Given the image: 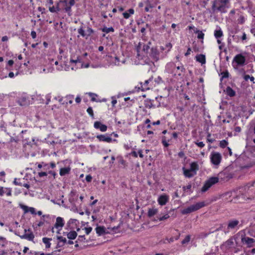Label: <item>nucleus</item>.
I'll return each mask as SVG.
<instances>
[{
	"label": "nucleus",
	"instance_id": "f257e3e1",
	"mask_svg": "<svg viewBox=\"0 0 255 255\" xmlns=\"http://www.w3.org/2000/svg\"><path fill=\"white\" fill-rule=\"evenodd\" d=\"M236 198L240 202L255 200V181L240 187L237 190Z\"/></svg>",
	"mask_w": 255,
	"mask_h": 255
},
{
	"label": "nucleus",
	"instance_id": "f03ea898",
	"mask_svg": "<svg viewBox=\"0 0 255 255\" xmlns=\"http://www.w3.org/2000/svg\"><path fill=\"white\" fill-rule=\"evenodd\" d=\"M232 177L233 176L230 173L225 171L221 172L219 174L218 177H212L207 180L202 187L201 191L205 192L207 191L212 185L218 183L219 179L224 181H227Z\"/></svg>",
	"mask_w": 255,
	"mask_h": 255
},
{
	"label": "nucleus",
	"instance_id": "7ed1b4c3",
	"mask_svg": "<svg viewBox=\"0 0 255 255\" xmlns=\"http://www.w3.org/2000/svg\"><path fill=\"white\" fill-rule=\"evenodd\" d=\"M205 205V204L204 202L197 203L196 204L191 205L190 206L183 210L182 213L183 214H187L192 213L204 207Z\"/></svg>",
	"mask_w": 255,
	"mask_h": 255
},
{
	"label": "nucleus",
	"instance_id": "20e7f679",
	"mask_svg": "<svg viewBox=\"0 0 255 255\" xmlns=\"http://www.w3.org/2000/svg\"><path fill=\"white\" fill-rule=\"evenodd\" d=\"M218 0H215L213 1V4L212 6V9L214 12H216V11H220L222 13H225L226 12V8L227 7L225 4L223 3H220L219 5L218 4Z\"/></svg>",
	"mask_w": 255,
	"mask_h": 255
},
{
	"label": "nucleus",
	"instance_id": "39448f33",
	"mask_svg": "<svg viewBox=\"0 0 255 255\" xmlns=\"http://www.w3.org/2000/svg\"><path fill=\"white\" fill-rule=\"evenodd\" d=\"M211 162L215 165H218L222 160L221 154L217 152H212L211 154Z\"/></svg>",
	"mask_w": 255,
	"mask_h": 255
},
{
	"label": "nucleus",
	"instance_id": "423d86ee",
	"mask_svg": "<svg viewBox=\"0 0 255 255\" xmlns=\"http://www.w3.org/2000/svg\"><path fill=\"white\" fill-rule=\"evenodd\" d=\"M246 58L241 54H239L236 55L233 61V64H236V66H243L245 64Z\"/></svg>",
	"mask_w": 255,
	"mask_h": 255
},
{
	"label": "nucleus",
	"instance_id": "0eeeda50",
	"mask_svg": "<svg viewBox=\"0 0 255 255\" xmlns=\"http://www.w3.org/2000/svg\"><path fill=\"white\" fill-rule=\"evenodd\" d=\"M148 54L149 56L155 62L159 60L160 53L156 47H151Z\"/></svg>",
	"mask_w": 255,
	"mask_h": 255
},
{
	"label": "nucleus",
	"instance_id": "6e6552de",
	"mask_svg": "<svg viewBox=\"0 0 255 255\" xmlns=\"http://www.w3.org/2000/svg\"><path fill=\"white\" fill-rule=\"evenodd\" d=\"M27 230H24L25 233L23 235H19L17 234H15L17 236H18L22 239H26L28 241H33L34 238V236L33 233L30 230H28V231L29 232L28 234H26Z\"/></svg>",
	"mask_w": 255,
	"mask_h": 255
},
{
	"label": "nucleus",
	"instance_id": "1a4fd4ad",
	"mask_svg": "<svg viewBox=\"0 0 255 255\" xmlns=\"http://www.w3.org/2000/svg\"><path fill=\"white\" fill-rule=\"evenodd\" d=\"M94 127L96 129H100V130L104 132L107 129V126L105 125L102 124L100 122L96 121L94 123Z\"/></svg>",
	"mask_w": 255,
	"mask_h": 255
},
{
	"label": "nucleus",
	"instance_id": "9d476101",
	"mask_svg": "<svg viewBox=\"0 0 255 255\" xmlns=\"http://www.w3.org/2000/svg\"><path fill=\"white\" fill-rule=\"evenodd\" d=\"M96 137L100 141H104L108 143H110L112 141V138L109 136H107L105 134H100L97 135Z\"/></svg>",
	"mask_w": 255,
	"mask_h": 255
},
{
	"label": "nucleus",
	"instance_id": "9b49d317",
	"mask_svg": "<svg viewBox=\"0 0 255 255\" xmlns=\"http://www.w3.org/2000/svg\"><path fill=\"white\" fill-rule=\"evenodd\" d=\"M242 242L246 243L249 248H251L255 242V240L254 239L249 237H242Z\"/></svg>",
	"mask_w": 255,
	"mask_h": 255
},
{
	"label": "nucleus",
	"instance_id": "f8f14e48",
	"mask_svg": "<svg viewBox=\"0 0 255 255\" xmlns=\"http://www.w3.org/2000/svg\"><path fill=\"white\" fill-rule=\"evenodd\" d=\"M20 208L24 211V213L30 212L32 214H36L35 209L33 207H28L27 206L20 204Z\"/></svg>",
	"mask_w": 255,
	"mask_h": 255
},
{
	"label": "nucleus",
	"instance_id": "ddd939ff",
	"mask_svg": "<svg viewBox=\"0 0 255 255\" xmlns=\"http://www.w3.org/2000/svg\"><path fill=\"white\" fill-rule=\"evenodd\" d=\"M169 199L168 196L166 195H162L159 197L158 202L160 205H164L168 202Z\"/></svg>",
	"mask_w": 255,
	"mask_h": 255
},
{
	"label": "nucleus",
	"instance_id": "4468645a",
	"mask_svg": "<svg viewBox=\"0 0 255 255\" xmlns=\"http://www.w3.org/2000/svg\"><path fill=\"white\" fill-rule=\"evenodd\" d=\"M29 100L24 96H22L18 100V103L21 106H27L29 104Z\"/></svg>",
	"mask_w": 255,
	"mask_h": 255
},
{
	"label": "nucleus",
	"instance_id": "2eb2a0df",
	"mask_svg": "<svg viewBox=\"0 0 255 255\" xmlns=\"http://www.w3.org/2000/svg\"><path fill=\"white\" fill-rule=\"evenodd\" d=\"M64 225V220L63 219L60 217H58L56 218V223L54 225V227L58 229L59 228H62Z\"/></svg>",
	"mask_w": 255,
	"mask_h": 255
},
{
	"label": "nucleus",
	"instance_id": "dca6fc26",
	"mask_svg": "<svg viewBox=\"0 0 255 255\" xmlns=\"http://www.w3.org/2000/svg\"><path fill=\"white\" fill-rule=\"evenodd\" d=\"M239 221L237 220H230L228 225V229H233L239 224Z\"/></svg>",
	"mask_w": 255,
	"mask_h": 255
},
{
	"label": "nucleus",
	"instance_id": "f3484780",
	"mask_svg": "<svg viewBox=\"0 0 255 255\" xmlns=\"http://www.w3.org/2000/svg\"><path fill=\"white\" fill-rule=\"evenodd\" d=\"M106 229L104 226H99L96 228V233L99 236L108 233V232H106Z\"/></svg>",
	"mask_w": 255,
	"mask_h": 255
},
{
	"label": "nucleus",
	"instance_id": "a211bd4d",
	"mask_svg": "<svg viewBox=\"0 0 255 255\" xmlns=\"http://www.w3.org/2000/svg\"><path fill=\"white\" fill-rule=\"evenodd\" d=\"M196 60L197 61L204 64L206 63L205 55L203 54H199L196 56Z\"/></svg>",
	"mask_w": 255,
	"mask_h": 255
},
{
	"label": "nucleus",
	"instance_id": "6ab92c4d",
	"mask_svg": "<svg viewBox=\"0 0 255 255\" xmlns=\"http://www.w3.org/2000/svg\"><path fill=\"white\" fill-rule=\"evenodd\" d=\"M151 44V42L150 41L148 42V43L146 44H144L142 45V52H144L145 54H148L149 51V50H150V46Z\"/></svg>",
	"mask_w": 255,
	"mask_h": 255
},
{
	"label": "nucleus",
	"instance_id": "aec40b11",
	"mask_svg": "<svg viewBox=\"0 0 255 255\" xmlns=\"http://www.w3.org/2000/svg\"><path fill=\"white\" fill-rule=\"evenodd\" d=\"M184 175L185 177L188 178H191L193 177L195 174L196 172L193 173L191 171L190 169H186L184 167L183 168Z\"/></svg>",
	"mask_w": 255,
	"mask_h": 255
},
{
	"label": "nucleus",
	"instance_id": "412c9836",
	"mask_svg": "<svg viewBox=\"0 0 255 255\" xmlns=\"http://www.w3.org/2000/svg\"><path fill=\"white\" fill-rule=\"evenodd\" d=\"M226 93L228 96L231 97H234L236 95V92L229 86L227 87Z\"/></svg>",
	"mask_w": 255,
	"mask_h": 255
},
{
	"label": "nucleus",
	"instance_id": "4be33fe9",
	"mask_svg": "<svg viewBox=\"0 0 255 255\" xmlns=\"http://www.w3.org/2000/svg\"><path fill=\"white\" fill-rule=\"evenodd\" d=\"M71 170L70 167L62 168L60 170V175L61 176H64L66 174H69Z\"/></svg>",
	"mask_w": 255,
	"mask_h": 255
},
{
	"label": "nucleus",
	"instance_id": "5701e85b",
	"mask_svg": "<svg viewBox=\"0 0 255 255\" xmlns=\"http://www.w3.org/2000/svg\"><path fill=\"white\" fill-rule=\"evenodd\" d=\"M128 12H125L123 13V15L125 18L128 19L130 17V14H133L134 13V10L133 8H130L128 10Z\"/></svg>",
	"mask_w": 255,
	"mask_h": 255
},
{
	"label": "nucleus",
	"instance_id": "b1692460",
	"mask_svg": "<svg viewBox=\"0 0 255 255\" xmlns=\"http://www.w3.org/2000/svg\"><path fill=\"white\" fill-rule=\"evenodd\" d=\"M223 33L221 29L219 28L218 30H215L214 31V36L217 39H219L223 36Z\"/></svg>",
	"mask_w": 255,
	"mask_h": 255
},
{
	"label": "nucleus",
	"instance_id": "393cba45",
	"mask_svg": "<svg viewBox=\"0 0 255 255\" xmlns=\"http://www.w3.org/2000/svg\"><path fill=\"white\" fill-rule=\"evenodd\" d=\"M67 238L70 240H74L77 236V234L75 231H71L67 235Z\"/></svg>",
	"mask_w": 255,
	"mask_h": 255
},
{
	"label": "nucleus",
	"instance_id": "a878e982",
	"mask_svg": "<svg viewBox=\"0 0 255 255\" xmlns=\"http://www.w3.org/2000/svg\"><path fill=\"white\" fill-rule=\"evenodd\" d=\"M158 212V210L156 209L152 208V209H149L148 211V216L149 217H151L153 216L156 215Z\"/></svg>",
	"mask_w": 255,
	"mask_h": 255
},
{
	"label": "nucleus",
	"instance_id": "bb28decb",
	"mask_svg": "<svg viewBox=\"0 0 255 255\" xmlns=\"http://www.w3.org/2000/svg\"><path fill=\"white\" fill-rule=\"evenodd\" d=\"M198 165L196 162H192L190 164V168L189 169L191 172H196L198 170Z\"/></svg>",
	"mask_w": 255,
	"mask_h": 255
},
{
	"label": "nucleus",
	"instance_id": "cd10ccee",
	"mask_svg": "<svg viewBox=\"0 0 255 255\" xmlns=\"http://www.w3.org/2000/svg\"><path fill=\"white\" fill-rule=\"evenodd\" d=\"M52 239L51 238H43L42 239L43 242L45 244L46 248H49L50 247L51 244L50 241Z\"/></svg>",
	"mask_w": 255,
	"mask_h": 255
},
{
	"label": "nucleus",
	"instance_id": "c85d7f7f",
	"mask_svg": "<svg viewBox=\"0 0 255 255\" xmlns=\"http://www.w3.org/2000/svg\"><path fill=\"white\" fill-rule=\"evenodd\" d=\"M221 75H222V77L220 78V81L222 82L224 78H228L229 76V73L227 70L226 71H224L221 73Z\"/></svg>",
	"mask_w": 255,
	"mask_h": 255
},
{
	"label": "nucleus",
	"instance_id": "c756f323",
	"mask_svg": "<svg viewBox=\"0 0 255 255\" xmlns=\"http://www.w3.org/2000/svg\"><path fill=\"white\" fill-rule=\"evenodd\" d=\"M102 30L103 32L108 33H109L110 32H114V29L112 27H107L105 26L102 29Z\"/></svg>",
	"mask_w": 255,
	"mask_h": 255
},
{
	"label": "nucleus",
	"instance_id": "7c9ffc66",
	"mask_svg": "<svg viewBox=\"0 0 255 255\" xmlns=\"http://www.w3.org/2000/svg\"><path fill=\"white\" fill-rule=\"evenodd\" d=\"M214 231L213 232H209L208 233H205V232H202L199 235V238H206L210 234L213 233Z\"/></svg>",
	"mask_w": 255,
	"mask_h": 255
},
{
	"label": "nucleus",
	"instance_id": "2f4dec72",
	"mask_svg": "<svg viewBox=\"0 0 255 255\" xmlns=\"http://www.w3.org/2000/svg\"><path fill=\"white\" fill-rule=\"evenodd\" d=\"M228 144V142L226 140H221L220 142V146L222 148L225 147Z\"/></svg>",
	"mask_w": 255,
	"mask_h": 255
},
{
	"label": "nucleus",
	"instance_id": "473e14b6",
	"mask_svg": "<svg viewBox=\"0 0 255 255\" xmlns=\"http://www.w3.org/2000/svg\"><path fill=\"white\" fill-rule=\"evenodd\" d=\"M196 33L198 34L197 37L198 39H203L204 38V34L202 32V31L197 30Z\"/></svg>",
	"mask_w": 255,
	"mask_h": 255
},
{
	"label": "nucleus",
	"instance_id": "72a5a7b5",
	"mask_svg": "<svg viewBox=\"0 0 255 255\" xmlns=\"http://www.w3.org/2000/svg\"><path fill=\"white\" fill-rule=\"evenodd\" d=\"M190 240V236L187 235L186 236L185 239L182 241V244H185L188 243V242H189Z\"/></svg>",
	"mask_w": 255,
	"mask_h": 255
},
{
	"label": "nucleus",
	"instance_id": "f704fd0d",
	"mask_svg": "<svg viewBox=\"0 0 255 255\" xmlns=\"http://www.w3.org/2000/svg\"><path fill=\"white\" fill-rule=\"evenodd\" d=\"M78 32L83 37H85L86 36L85 31L84 30L82 27H80V28H79L78 30Z\"/></svg>",
	"mask_w": 255,
	"mask_h": 255
},
{
	"label": "nucleus",
	"instance_id": "c9c22d12",
	"mask_svg": "<svg viewBox=\"0 0 255 255\" xmlns=\"http://www.w3.org/2000/svg\"><path fill=\"white\" fill-rule=\"evenodd\" d=\"M87 113L90 115L92 118L94 117V113L93 109L91 107H89L87 110Z\"/></svg>",
	"mask_w": 255,
	"mask_h": 255
},
{
	"label": "nucleus",
	"instance_id": "e433bc0d",
	"mask_svg": "<svg viewBox=\"0 0 255 255\" xmlns=\"http://www.w3.org/2000/svg\"><path fill=\"white\" fill-rule=\"evenodd\" d=\"M142 44L141 42H139L137 46L136 47V50L137 52V56L139 55V50L141 48Z\"/></svg>",
	"mask_w": 255,
	"mask_h": 255
},
{
	"label": "nucleus",
	"instance_id": "4c0bfd02",
	"mask_svg": "<svg viewBox=\"0 0 255 255\" xmlns=\"http://www.w3.org/2000/svg\"><path fill=\"white\" fill-rule=\"evenodd\" d=\"M169 218V215L168 214L164 215V216L160 217L158 218L159 221H163L166 220Z\"/></svg>",
	"mask_w": 255,
	"mask_h": 255
},
{
	"label": "nucleus",
	"instance_id": "58836bf2",
	"mask_svg": "<svg viewBox=\"0 0 255 255\" xmlns=\"http://www.w3.org/2000/svg\"><path fill=\"white\" fill-rule=\"evenodd\" d=\"M74 97L73 96H68L66 97V99L67 101H68V103L70 104H71L72 103H73V99ZM68 103V102H67V103Z\"/></svg>",
	"mask_w": 255,
	"mask_h": 255
},
{
	"label": "nucleus",
	"instance_id": "ea45409f",
	"mask_svg": "<svg viewBox=\"0 0 255 255\" xmlns=\"http://www.w3.org/2000/svg\"><path fill=\"white\" fill-rule=\"evenodd\" d=\"M57 239L63 243V244H65L67 242V240L66 238L62 237V236H58Z\"/></svg>",
	"mask_w": 255,
	"mask_h": 255
},
{
	"label": "nucleus",
	"instance_id": "a19ab883",
	"mask_svg": "<svg viewBox=\"0 0 255 255\" xmlns=\"http://www.w3.org/2000/svg\"><path fill=\"white\" fill-rule=\"evenodd\" d=\"M72 6H70V5L69 6H68V5H66V6L65 7L64 9L65 10V11L66 12H68L69 15H70V11H71V7Z\"/></svg>",
	"mask_w": 255,
	"mask_h": 255
},
{
	"label": "nucleus",
	"instance_id": "79ce46f5",
	"mask_svg": "<svg viewBox=\"0 0 255 255\" xmlns=\"http://www.w3.org/2000/svg\"><path fill=\"white\" fill-rule=\"evenodd\" d=\"M195 143L200 148H202L205 146L204 143L202 141L195 142Z\"/></svg>",
	"mask_w": 255,
	"mask_h": 255
},
{
	"label": "nucleus",
	"instance_id": "37998d69",
	"mask_svg": "<svg viewBox=\"0 0 255 255\" xmlns=\"http://www.w3.org/2000/svg\"><path fill=\"white\" fill-rule=\"evenodd\" d=\"M165 136L163 137L162 143H163V145L165 147H168L169 146V144L166 141V140L165 139Z\"/></svg>",
	"mask_w": 255,
	"mask_h": 255
},
{
	"label": "nucleus",
	"instance_id": "c03bdc74",
	"mask_svg": "<svg viewBox=\"0 0 255 255\" xmlns=\"http://www.w3.org/2000/svg\"><path fill=\"white\" fill-rule=\"evenodd\" d=\"M84 230L85 231L86 234L88 235L92 231V227L84 228Z\"/></svg>",
	"mask_w": 255,
	"mask_h": 255
},
{
	"label": "nucleus",
	"instance_id": "a18cd8bd",
	"mask_svg": "<svg viewBox=\"0 0 255 255\" xmlns=\"http://www.w3.org/2000/svg\"><path fill=\"white\" fill-rule=\"evenodd\" d=\"M70 62L71 63H77L78 62H81V59H80L79 57H77V59L76 60H73V59H70Z\"/></svg>",
	"mask_w": 255,
	"mask_h": 255
},
{
	"label": "nucleus",
	"instance_id": "49530a36",
	"mask_svg": "<svg viewBox=\"0 0 255 255\" xmlns=\"http://www.w3.org/2000/svg\"><path fill=\"white\" fill-rule=\"evenodd\" d=\"M210 136H211V134L210 133H208V134L207 135V141L209 142L213 143L215 141V139H213V138H210Z\"/></svg>",
	"mask_w": 255,
	"mask_h": 255
},
{
	"label": "nucleus",
	"instance_id": "de8ad7c7",
	"mask_svg": "<svg viewBox=\"0 0 255 255\" xmlns=\"http://www.w3.org/2000/svg\"><path fill=\"white\" fill-rule=\"evenodd\" d=\"M87 32L88 33L87 36H89L94 32V31L91 28L88 27Z\"/></svg>",
	"mask_w": 255,
	"mask_h": 255
},
{
	"label": "nucleus",
	"instance_id": "09e8293b",
	"mask_svg": "<svg viewBox=\"0 0 255 255\" xmlns=\"http://www.w3.org/2000/svg\"><path fill=\"white\" fill-rule=\"evenodd\" d=\"M92 177L90 175H88L86 177V180L88 182H90L92 181Z\"/></svg>",
	"mask_w": 255,
	"mask_h": 255
},
{
	"label": "nucleus",
	"instance_id": "8fccbe9b",
	"mask_svg": "<svg viewBox=\"0 0 255 255\" xmlns=\"http://www.w3.org/2000/svg\"><path fill=\"white\" fill-rule=\"evenodd\" d=\"M13 183L15 185H19V186H22V183L20 182H18L16 178L14 179V180L13 181Z\"/></svg>",
	"mask_w": 255,
	"mask_h": 255
},
{
	"label": "nucleus",
	"instance_id": "3c124183",
	"mask_svg": "<svg viewBox=\"0 0 255 255\" xmlns=\"http://www.w3.org/2000/svg\"><path fill=\"white\" fill-rule=\"evenodd\" d=\"M85 240V236L84 235H80L79 236L78 241L80 242H82L83 240Z\"/></svg>",
	"mask_w": 255,
	"mask_h": 255
},
{
	"label": "nucleus",
	"instance_id": "603ef678",
	"mask_svg": "<svg viewBox=\"0 0 255 255\" xmlns=\"http://www.w3.org/2000/svg\"><path fill=\"white\" fill-rule=\"evenodd\" d=\"M38 175L39 177H41L43 176H47V173L46 172H40L38 173Z\"/></svg>",
	"mask_w": 255,
	"mask_h": 255
},
{
	"label": "nucleus",
	"instance_id": "864d4df0",
	"mask_svg": "<svg viewBox=\"0 0 255 255\" xmlns=\"http://www.w3.org/2000/svg\"><path fill=\"white\" fill-rule=\"evenodd\" d=\"M219 1L220 3H223L226 6L227 3L229 2V0H219Z\"/></svg>",
	"mask_w": 255,
	"mask_h": 255
},
{
	"label": "nucleus",
	"instance_id": "5fc2aeb1",
	"mask_svg": "<svg viewBox=\"0 0 255 255\" xmlns=\"http://www.w3.org/2000/svg\"><path fill=\"white\" fill-rule=\"evenodd\" d=\"M49 10L51 12H57V10H56L55 7L54 6L49 7Z\"/></svg>",
	"mask_w": 255,
	"mask_h": 255
},
{
	"label": "nucleus",
	"instance_id": "6e6d98bb",
	"mask_svg": "<svg viewBox=\"0 0 255 255\" xmlns=\"http://www.w3.org/2000/svg\"><path fill=\"white\" fill-rule=\"evenodd\" d=\"M31 36L32 37V38L34 39L36 37V33L34 31H32L31 32Z\"/></svg>",
	"mask_w": 255,
	"mask_h": 255
},
{
	"label": "nucleus",
	"instance_id": "4d7b16f0",
	"mask_svg": "<svg viewBox=\"0 0 255 255\" xmlns=\"http://www.w3.org/2000/svg\"><path fill=\"white\" fill-rule=\"evenodd\" d=\"M191 187H192L191 184H188L186 186H184L183 187V189L184 190H185L186 189L190 190L191 188Z\"/></svg>",
	"mask_w": 255,
	"mask_h": 255
},
{
	"label": "nucleus",
	"instance_id": "13d9d810",
	"mask_svg": "<svg viewBox=\"0 0 255 255\" xmlns=\"http://www.w3.org/2000/svg\"><path fill=\"white\" fill-rule=\"evenodd\" d=\"M152 6L149 4L148 5H147V6L145 7V10L147 12L149 11V8H152Z\"/></svg>",
	"mask_w": 255,
	"mask_h": 255
},
{
	"label": "nucleus",
	"instance_id": "bf43d9fd",
	"mask_svg": "<svg viewBox=\"0 0 255 255\" xmlns=\"http://www.w3.org/2000/svg\"><path fill=\"white\" fill-rule=\"evenodd\" d=\"M251 76L249 75H245L244 76V79L246 81H247L249 79H250V78Z\"/></svg>",
	"mask_w": 255,
	"mask_h": 255
},
{
	"label": "nucleus",
	"instance_id": "052dcab7",
	"mask_svg": "<svg viewBox=\"0 0 255 255\" xmlns=\"http://www.w3.org/2000/svg\"><path fill=\"white\" fill-rule=\"evenodd\" d=\"M178 155L180 157L182 158L184 156V153L183 151H180Z\"/></svg>",
	"mask_w": 255,
	"mask_h": 255
},
{
	"label": "nucleus",
	"instance_id": "680f3d73",
	"mask_svg": "<svg viewBox=\"0 0 255 255\" xmlns=\"http://www.w3.org/2000/svg\"><path fill=\"white\" fill-rule=\"evenodd\" d=\"M8 40V37L7 36H4L1 38V41L3 42L6 41Z\"/></svg>",
	"mask_w": 255,
	"mask_h": 255
},
{
	"label": "nucleus",
	"instance_id": "e2e57ef3",
	"mask_svg": "<svg viewBox=\"0 0 255 255\" xmlns=\"http://www.w3.org/2000/svg\"><path fill=\"white\" fill-rule=\"evenodd\" d=\"M191 51V48H188V49H187V52L185 54V55L186 56H187L188 55H189L190 54Z\"/></svg>",
	"mask_w": 255,
	"mask_h": 255
},
{
	"label": "nucleus",
	"instance_id": "0e129e2a",
	"mask_svg": "<svg viewBox=\"0 0 255 255\" xmlns=\"http://www.w3.org/2000/svg\"><path fill=\"white\" fill-rule=\"evenodd\" d=\"M75 101H76V103H80L81 102V98L80 97L77 96L76 98Z\"/></svg>",
	"mask_w": 255,
	"mask_h": 255
},
{
	"label": "nucleus",
	"instance_id": "69168bd1",
	"mask_svg": "<svg viewBox=\"0 0 255 255\" xmlns=\"http://www.w3.org/2000/svg\"><path fill=\"white\" fill-rule=\"evenodd\" d=\"M4 194V190L2 187H0V196H2Z\"/></svg>",
	"mask_w": 255,
	"mask_h": 255
},
{
	"label": "nucleus",
	"instance_id": "338daca9",
	"mask_svg": "<svg viewBox=\"0 0 255 255\" xmlns=\"http://www.w3.org/2000/svg\"><path fill=\"white\" fill-rule=\"evenodd\" d=\"M75 0H70L69 2V5H70V6L74 5L75 4Z\"/></svg>",
	"mask_w": 255,
	"mask_h": 255
},
{
	"label": "nucleus",
	"instance_id": "774afa93",
	"mask_svg": "<svg viewBox=\"0 0 255 255\" xmlns=\"http://www.w3.org/2000/svg\"><path fill=\"white\" fill-rule=\"evenodd\" d=\"M14 63V62L12 60H9L8 62H7V64L9 65V66H12Z\"/></svg>",
	"mask_w": 255,
	"mask_h": 255
}]
</instances>
